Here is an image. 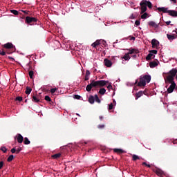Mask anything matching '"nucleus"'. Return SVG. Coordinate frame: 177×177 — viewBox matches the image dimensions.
<instances>
[{"label":"nucleus","instance_id":"nucleus-1","mask_svg":"<svg viewBox=\"0 0 177 177\" xmlns=\"http://www.w3.org/2000/svg\"><path fill=\"white\" fill-rule=\"evenodd\" d=\"M164 74H166L167 75V76H164L165 81H170V82L175 81V77H176V74H177V69L176 68H172L168 73H163V75Z\"/></svg>","mask_w":177,"mask_h":177},{"label":"nucleus","instance_id":"nucleus-2","mask_svg":"<svg viewBox=\"0 0 177 177\" xmlns=\"http://www.w3.org/2000/svg\"><path fill=\"white\" fill-rule=\"evenodd\" d=\"M151 81V76L145 75L140 78V82L138 84V86H146V82L149 84Z\"/></svg>","mask_w":177,"mask_h":177},{"label":"nucleus","instance_id":"nucleus-3","mask_svg":"<svg viewBox=\"0 0 177 177\" xmlns=\"http://www.w3.org/2000/svg\"><path fill=\"white\" fill-rule=\"evenodd\" d=\"M165 82L166 84L165 88H168V85L171 84V85L167 88V93H172V92H174L175 88H176V83H175V80H171V81L165 80Z\"/></svg>","mask_w":177,"mask_h":177},{"label":"nucleus","instance_id":"nucleus-4","mask_svg":"<svg viewBox=\"0 0 177 177\" xmlns=\"http://www.w3.org/2000/svg\"><path fill=\"white\" fill-rule=\"evenodd\" d=\"M37 21H38V19L37 17L27 16L25 18V23L26 24H29V26H34L35 24H37Z\"/></svg>","mask_w":177,"mask_h":177},{"label":"nucleus","instance_id":"nucleus-5","mask_svg":"<svg viewBox=\"0 0 177 177\" xmlns=\"http://www.w3.org/2000/svg\"><path fill=\"white\" fill-rule=\"evenodd\" d=\"M95 102H97V103H100V99H99V96H97V95H90L88 97V102L91 104H93V103H95Z\"/></svg>","mask_w":177,"mask_h":177},{"label":"nucleus","instance_id":"nucleus-6","mask_svg":"<svg viewBox=\"0 0 177 177\" xmlns=\"http://www.w3.org/2000/svg\"><path fill=\"white\" fill-rule=\"evenodd\" d=\"M109 81L106 80H98L94 81V86H100V88H102V86H105L106 84H108Z\"/></svg>","mask_w":177,"mask_h":177},{"label":"nucleus","instance_id":"nucleus-7","mask_svg":"<svg viewBox=\"0 0 177 177\" xmlns=\"http://www.w3.org/2000/svg\"><path fill=\"white\" fill-rule=\"evenodd\" d=\"M3 47L5 48V49H10V50H10V52H15V46H13V44L10 42H8L7 44H5Z\"/></svg>","mask_w":177,"mask_h":177},{"label":"nucleus","instance_id":"nucleus-8","mask_svg":"<svg viewBox=\"0 0 177 177\" xmlns=\"http://www.w3.org/2000/svg\"><path fill=\"white\" fill-rule=\"evenodd\" d=\"M140 6H141V8H140V9H141L140 15H143V13H145L147 10V7L146 3H145V1L143 0L140 3Z\"/></svg>","mask_w":177,"mask_h":177},{"label":"nucleus","instance_id":"nucleus-9","mask_svg":"<svg viewBox=\"0 0 177 177\" xmlns=\"http://www.w3.org/2000/svg\"><path fill=\"white\" fill-rule=\"evenodd\" d=\"M96 86H95V80H91V84H88L86 87V90L87 92H91L92 91V88H95Z\"/></svg>","mask_w":177,"mask_h":177},{"label":"nucleus","instance_id":"nucleus-10","mask_svg":"<svg viewBox=\"0 0 177 177\" xmlns=\"http://www.w3.org/2000/svg\"><path fill=\"white\" fill-rule=\"evenodd\" d=\"M154 172H155V174H156V175L158 176H160V177L165 176V172L164 171H162L161 169L157 168L154 171Z\"/></svg>","mask_w":177,"mask_h":177},{"label":"nucleus","instance_id":"nucleus-11","mask_svg":"<svg viewBox=\"0 0 177 177\" xmlns=\"http://www.w3.org/2000/svg\"><path fill=\"white\" fill-rule=\"evenodd\" d=\"M143 95H146V91H140L138 93L136 94V100H138L139 97H142Z\"/></svg>","mask_w":177,"mask_h":177},{"label":"nucleus","instance_id":"nucleus-12","mask_svg":"<svg viewBox=\"0 0 177 177\" xmlns=\"http://www.w3.org/2000/svg\"><path fill=\"white\" fill-rule=\"evenodd\" d=\"M104 63L106 66V67H111L113 66V62L109 59H104Z\"/></svg>","mask_w":177,"mask_h":177},{"label":"nucleus","instance_id":"nucleus-13","mask_svg":"<svg viewBox=\"0 0 177 177\" xmlns=\"http://www.w3.org/2000/svg\"><path fill=\"white\" fill-rule=\"evenodd\" d=\"M16 139H17L18 143H23V140H24L23 136H21V134H20V133L17 134Z\"/></svg>","mask_w":177,"mask_h":177},{"label":"nucleus","instance_id":"nucleus-14","mask_svg":"<svg viewBox=\"0 0 177 177\" xmlns=\"http://www.w3.org/2000/svg\"><path fill=\"white\" fill-rule=\"evenodd\" d=\"M151 45H152V48H156V46H158L160 45V42L156 39H153L151 40Z\"/></svg>","mask_w":177,"mask_h":177},{"label":"nucleus","instance_id":"nucleus-15","mask_svg":"<svg viewBox=\"0 0 177 177\" xmlns=\"http://www.w3.org/2000/svg\"><path fill=\"white\" fill-rule=\"evenodd\" d=\"M167 37L169 39V41H174V39H176L177 35L175 34L174 35L167 34Z\"/></svg>","mask_w":177,"mask_h":177},{"label":"nucleus","instance_id":"nucleus-16","mask_svg":"<svg viewBox=\"0 0 177 177\" xmlns=\"http://www.w3.org/2000/svg\"><path fill=\"white\" fill-rule=\"evenodd\" d=\"M128 53L129 55H133V53L136 54V55H138V53H139V50L135 49V48H133L131 50L129 49V53Z\"/></svg>","mask_w":177,"mask_h":177},{"label":"nucleus","instance_id":"nucleus-17","mask_svg":"<svg viewBox=\"0 0 177 177\" xmlns=\"http://www.w3.org/2000/svg\"><path fill=\"white\" fill-rule=\"evenodd\" d=\"M157 10H158V12H162L163 13H168V8L165 7H158Z\"/></svg>","mask_w":177,"mask_h":177},{"label":"nucleus","instance_id":"nucleus-18","mask_svg":"<svg viewBox=\"0 0 177 177\" xmlns=\"http://www.w3.org/2000/svg\"><path fill=\"white\" fill-rule=\"evenodd\" d=\"M158 66V63L156 61H153L149 63V67L151 68H154V67H157Z\"/></svg>","mask_w":177,"mask_h":177},{"label":"nucleus","instance_id":"nucleus-19","mask_svg":"<svg viewBox=\"0 0 177 177\" xmlns=\"http://www.w3.org/2000/svg\"><path fill=\"white\" fill-rule=\"evenodd\" d=\"M168 13H169V16H172V17H177V11L168 10Z\"/></svg>","mask_w":177,"mask_h":177},{"label":"nucleus","instance_id":"nucleus-20","mask_svg":"<svg viewBox=\"0 0 177 177\" xmlns=\"http://www.w3.org/2000/svg\"><path fill=\"white\" fill-rule=\"evenodd\" d=\"M6 53H7L8 55H11V53H13V51H10V50H7L6 51H5V50H3L1 52L0 55H1V56H5V55H6Z\"/></svg>","mask_w":177,"mask_h":177},{"label":"nucleus","instance_id":"nucleus-21","mask_svg":"<svg viewBox=\"0 0 177 177\" xmlns=\"http://www.w3.org/2000/svg\"><path fill=\"white\" fill-rule=\"evenodd\" d=\"M144 3H145V6H147L149 9H151V8H153V4L151 3V2L146 1V0H143Z\"/></svg>","mask_w":177,"mask_h":177},{"label":"nucleus","instance_id":"nucleus-22","mask_svg":"<svg viewBox=\"0 0 177 177\" xmlns=\"http://www.w3.org/2000/svg\"><path fill=\"white\" fill-rule=\"evenodd\" d=\"M99 45H100V40L97 39L91 44V46H93V48H96L97 46H99Z\"/></svg>","mask_w":177,"mask_h":177},{"label":"nucleus","instance_id":"nucleus-23","mask_svg":"<svg viewBox=\"0 0 177 177\" xmlns=\"http://www.w3.org/2000/svg\"><path fill=\"white\" fill-rule=\"evenodd\" d=\"M113 151L114 153H118V154H122L123 153H125V151L121 149H114Z\"/></svg>","mask_w":177,"mask_h":177},{"label":"nucleus","instance_id":"nucleus-24","mask_svg":"<svg viewBox=\"0 0 177 177\" xmlns=\"http://www.w3.org/2000/svg\"><path fill=\"white\" fill-rule=\"evenodd\" d=\"M149 26H150L151 27H154L155 28H158V25H157V24H156V22L153 21L149 22Z\"/></svg>","mask_w":177,"mask_h":177},{"label":"nucleus","instance_id":"nucleus-25","mask_svg":"<svg viewBox=\"0 0 177 177\" xmlns=\"http://www.w3.org/2000/svg\"><path fill=\"white\" fill-rule=\"evenodd\" d=\"M32 100V102H35V103H39V96L37 97L35 95H33Z\"/></svg>","mask_w":177,"mask_h":177},{"label":"nucleus","instance_id":"nucleus-26","mask_svg":"<svg viewBox=\"0 0 177 177\" xmlns=\"http://www.w3.org/2000/svg\"><path fill=\"white\" fill-rule=\"evenodd\" d=\"M156 55L154 54H151V53L147 55L146 57V60H151V57L154 58Z\"/></svg>","mask_w":177,"mask_h":177},{"label":"nucleus","instance_id":"nucleus-27","mask_svg":"<svg viewBox=\"0 0 177 177\" xmlns=\"http://www.w3.org/2000/svg\"><path fill=\"white\" fill-rule=\"evenodd\" d=\"M89 75H91V72L89 71H86V75L84 77V81H88L89 80Z\"/></svg>","mask_w":177,"mask_h":177},{"label":"nucleus","instance_id":"nucleus-28","mask_svg":"<svg viewBox=\"0 0 177 177\" xmlns=\"http://www.w3.org/2000/svg\"><path fill=\"white\" fill-rule=\"evenodd\" d=\"M61 156H62V153H58L53 155L52 158H54L55 160H57V158H60Z\"/></svg>","mask_w":177,"mask_h":177},{"label":"nucleus","instance_id":"nucleus-29","mask_svg":"<svg viewBox=\"0 0 177 177\" xmlns=\"http://www.w3.org/2000/svg\"><path fill=\"white\" fill-rule=\"evenodd\" d=\"M32 91V88H31V87L27 86V87H26V91H25V93H26V95H30V93H31Z\"/></svg>","mask_w":177,"mask_h":177},{"label":"nucleus","instance_id":"nucleus-30","mask_svg":"<svg viewBox=\"0 0 177 177\" xmlns=\"http://www.w3.org/2000/svg\"><path fill=\"white\" fill-rule=\"evenodd\" d=\"M10 12L12 13V15H15V16H19V15H21V12H19V11L16 10H11Z\"/></svg>","mask_w":177,"mask_h":177},{"label":"nucleus","instance_id":"nucleus-31","mask_svg":"<svg viewBox=\"0 0 177 177\" xmlns=\"http://www.w3.org/2000/svg\"><path fill=\"white\" fill-rule=\"evenodd\" d=\"M98 93H100V95H104V93H106V88H100Z\"/></svg>","mask_w":177,"mask_h":177},{"label":"nucleus","instance_id":"nucleus-32","mask_svg":"<svg viewBox=\"0 0 177 177\" xmlns=\"http://www.w3.org/2000/svg\"><path fill=\"white\" fill-rule=\"evenodd\" d=\"M138 160H140V158L138 155H133L132 160L133 161H136Z\"/></svg>","mask_w":177,"mask_h":177},{"label":"nucleus","instance_id":"nucleus-33","mask_svg":"<svg viewBox=\"0 0 177 177\" xmlns=\"http://www.w3.org/2000/svg\"><path fill=\"white\" fill-rule=\"evenodd\" d=\"M147 17H149V13L147 12H144L141 15V19H147Z\"/></svg>","mask_w":177,"mask_h":177},{"label":"nucleus","instance_id":"nucleus-34","mask_svg":"<svg viewBox=\"0 0 177 177\" xmlns=\"http://www.w3.org/2000/svg\"><path fill=\"white\" fill-rule=\"evenodd\" d=\"M24 145H30L31 143V142L30 141V140H28V138L26 137L24 138Z\"/></svg>","mask_w":177,"mask_h":177},{"label":"nucleus","instance_id":"nucleus-35","mask_svg":"<svg viewBox=\"0 0 177 177\" xmlns=\"http://www.w3.org/2000/svg\"><path fill=\"white\" fill-rule=\"evenodd\" d=\"M122 59H124L125 60H129L131 59V57L129 55L128 53H126L123 57Z\"/></svg>","mask_w":177,"mask_h":177},{"label":"nucleus","instance_id":"nucleus-36","mask_svg":"<svg viewBox=\"0 0 177 177\" xmlns=\"http://www.w3.org/2000/svg\"><path fill=\"white\" fill-rule=\"evenodd\" d=\"M100 44L103 45V46H107V42L103 39H100Z\"/></svg>","mask_w":177,"mask_h":177},{"label":"nucleus","instance_id":"nucleus-37","mask_svg":"<svg viewBox=\"0 0 177 177\" xmlns=\"http://www.w3.org/2000/svg\"><path fill=\"white\" fill-rule=\"evenodd\" d=\"M14 157H15V156H14L13 155H10V156L8 158L7 161H8V162H10L11 161H13Z\"/></svg>","mask_w":177,"mask_h":177},{"label":"nucleus","instance_id":"nucleus-38","mask_svg":"<svg viewBox=\"0 0 177 177\" xmlns=\"http://www.w3.org/2000/svg\"><path fill=\"white\" fill-rule=\"evenodd\" d=\"M44 99L46 100V102H52V99L48 95H46Z\"/></svg>","mask_w":177,"mask_h":177},{"label":"nucleus","instance_id":"nucleus-39","mask_svg":"<svg viewBox=\"0 0 177 177\" xmlns=\"http://www.w3.org/2000/svg\"><path fill=\"white\" fill-rule=\"evenodd\" d=\"M0 150H1V151H3V153H6V151H8V149H6V147H1Z\"/></svg>","mask_w":177,"mask_h":177},{"label":"nucleus","instance_id":"nucleus-40","mask_svg":"<svg viewBox=\"0 0 177 177\" xmlns=\"http://www.w3.org/2000/svg\"><path fill=\"white\" fill-rule=\"evenodd\" d=\"M29 77L30 79H32V77H34V71H29Z\"/></svg>","mask_w":177,"mask_h":177},{"label":"nucleus","instance_id":"nucleus-41","mask_svg":"<svg viewBox=\"0 0 177 177\" xmlns=\"http://www.w3.org/2000/svg\"><path fill=\"white\" fill-rule=\"evenodd\" d=\"M15 100H17V102H21L23 100V97H20V96L17 97L15 98Z\"/></svg>","mask_w":177,"mask_h":177},{"label":"nucleus","instance_id":"nucleus-42","mask_svg":"<svg viewBox=\"0 0 177 177\" xmlns=\"http://www.w3.org/2000/svg\"><path fill=\"white\" fill-rule=\"evenodd\" d=\"M104 124H99L97 126L98 129H104Z\"/></svg>","mask_w":177,"mask_h":177},{"label":"nucleus","instance_id":"nucleus-43","mask_svg":"<svg viewBox=\"0 0 177 177\" xmlns=\"http://www.w3.org/2000/svg\"><path fill=\"white\" fill-rule=\"evenodd\" d=\"M57 91V88H51L50 89V93L52 94L55 93V92H56Z\"/></svg>","mask_w":177,"mask_h":177},{"label":"nucleus","instance_id":"nucleus-44","mask_svg":"<svg viewBox=\"0 0 177 177\" xmlns=\"http://www.w3.org/2000/svg\"><path fill=\"white\" fill-rule=\"evenodd\" d=\"M73 97L74 99H77V100H80V99H81V95H75Z\"/></svg>","mask_w":177,"mask_h":177},{"label":"nucleus","instance_id":"nucleus-45","mask_svg":"<svg viewBox=\"0 0 177 177\" xmlns=\"http://www.w3.org/2000/svg\"><path fill=\"white\" fill-rule=\"evenodd\" d=\"M150 53H151L152 55H157V50H152L151 51H149Z\"/></svg>","mask_w":177,"mask_h":177},{"label":"nucleus","instance_id":"nucleus-46","mask_svg":"<svg viewBox=\"0 0 177 177\" xmlns=\"http://www.w3.org/2000/svg\"><path fill=\"white\" fill-rule=\"evenodd\" d=\"M142 165H145V167H147L148 168H151V165L147 164L145 162H142Z\"/></svg>","mask_w":177,"mask_h":177},{"label":"nucleus","instance_id":"nucleus-47","mask_svg":"<svg viewBox=\"0 0 177 177\" xmlns=\"http://www.w3.org/2000/svg\"><path fill=\"white\" fill-rule=\"evenodd\" d=\"M21 151V147H19L18 149H16V154H19Z\"/></svg>","mask_w":177,"mask_h":177},{"label":"nucleus","instance_id":"nucleus-48","mask_svg":"<svg viewBox=\"0 0 177 177\" xmlns=\"http://www.w3.org/2000/svg\"><path fill=\"white\" fill-rule=\"evenodd\" d=\"M3 161H0V169H2V168H3Z\"/></svg>","mask_w":177,"mask_h":177},{"label":"nucleus","instance_id":"nucleus-49","mask_svg":"<svg viewBox=\"0 0 177 177\" xmlns=\"http://www.w3.org/2000/svg\"><path fill=\"white\" fill-rule=\"evenodd\" d=\"M135 24H136V26H140V21L136 20V21H135Z\"/></svg>","mask_w":177,"mask_h":177},{"label":"nucleus","instance_id":"nucleus-50","mask_svg":"<svg viewBox=\"0 0 177 177\" xmlns=\"http://www.w3.org/2000/svg\"><path fill=\"white\" fill-rule=\"evenodd\" d=\"M107 88L109 89V91H111V89H113V86L111 84L108 85Z\"/></svg>","mask_w":177,"mask_h":177},{"label":"nucleus","instance_id":"nucleus-51","mask_svg":"<svg viewBox=\"0 0 177 177\" xmlns=\"http://www.w3.org/2000/svg\"><path fill=\"white\" fill-rule=\"evenodd\" d=\"M109 110H113V103H111L109 106Z\"/></svg>","mask_w":177,"mask_h":177},{"label":"nucleus","instance_id":"nucleus-52","mask_svg":"<svg viewBox=\"0 0 177 177\" xmlns=\"http://www.w3.org/2000/svg\"><path fill=\"white\" fill-rule=\"evenodd\" d=\"M11 153H12V154H15V153H16V148H12V149H11Z\"/></svg>","mask_w":177,"mask_h":177},{"label":"nucleus","instance_id":"nucleus-53","mask_svg":"<svg viewBox=\"0 0 177 177\" xmlns=\"http://www.w3.org/2000/svg\"><path fill=\"white\" fill-rule=\"evenodd\" d=\"M21 12H23V13H24L25 15H28L29 11L28 10H21Z\"/></svg>","mask_w":177,"mask_h":177},{"label":"nucleus","instance_id":"nucleus-54","mask_svg":"<svg viewBox=\"0 0 177 177\" xmlns=\"http://www.w3.org/2000/svg\"><path fill=\"white\" fill-rule=\"evenodd\" d=\"M21 19H24L26 17L24 15H23L21 13V15H19Z\"/></svg>","mask_w":177,"mask_h":177},{"label":"nucleus","instance_id":"nucleus-55","mask_svg":"<svg viewBox=\"0 0 177 177\" xmlns=\"http://www.w3.org/2000/svg\"><path fill=\"white\" fill-rule=\"evenodd\" d=\"M166 24L167 26H169V24H171V21H166Z\"/></svg>","mask_w":177,"mask_h":177},{"label":"nucleus","instance_id":"nucleus-56","mask_svg":"<svg viewBox=\"0 0 177 177\" xmlns=\"http://www.w3.org/2000/svg\"><path fill=\"white\" fill-rule=\"evenodd\" d=\"M135 39H136L135 37H131L130 41H135Z\"/></svg>","mask_w":177,"mask_h":177},{"label":"nucleus","instance_id":"nucleus-57","mask_svg":"<svg viewBox=\"0 0 177 177\" xmlns=\"http://www.w3.org/2000/svg\"><path fill=\"white\" fill-rule=\"evenodd\" d=\"M137 57H138V56L136 55V54L132 55V57H133V59H136Z\"/></svg>","mask_w":177,"mask_h":177},{"label":"nucleus","instance_id":"nucleus-58","mask_svg":"<svg viewBox=\"0 0 177 177\" xmlns=\"http://www.w3.org/2000/svg\"><path fill=\"white\" fill-rule=\"evenodd\" d=\"M8 59H10V60H15V59L12 57H8Z\"/></svg>","mask_w":177,"mask_h":177},{"label":"nucleus","instance_id":"nucleus-59","mask_svg":"<svg viewBox=\"0 0 177 177\" xmlns=\"http://www.w3.org/2000/svg\"><path fill=\"white\" fill-rule=\"evenodd\" d=\"M171 2H174V3H176V0H170Z\"/></svg>","mask_w":177,"mask_h":177},{"label":"nucleus","instance_id":"nucleus-60","mask_svg":"<svg viewBox=\"0 0 177 177\" xmlns=\"http://www.w3.org/2000/svg\"><path fill=\"white\" fill-rule=\"evenodd\" d=\"M99 118L102 121V120H103V116H100Z\"/></svg>","mask_w":177,"mask_h":177},{"label":"nucleus","instance_id":"nucleus-61","mask_svg":"<svg viewBox=\"0 0 177 177\" xmlns=\"http://www.w3.org/2000/svg\"><path fill=\"white\" fill-rule=\"evenodd\" d=\"M87 144H88V142H83V146H85V145H87Z\"/></svg>","mask_w":177,"mask_h":177},{"label":"nucleus","instance_id":"nucleus-62","mask_svg":"<svg viewBox=\"0 0 177 177\" xmlns=\"http://www.w3.org/2000/svg\"><path fill=\"white\" fill-rule=\"evenodd\" d=\"M131 19H134L133 15H132L131 16Z\"/></svg>","mask_w":177,"mask_h":177},{"label":"nucleus","instance_id":"nucleus-63","mask_svg":"<svg viewBox=\"0 0 177 177\" xmlns=\"http://www.w3.org/2000/svg\"><path fill=\"white\" fill-rule=\"evenodd\" d=\"M136 84H138V80L136 81Z\"/></svg>","mask_w":177,"mask_h":177},{"label":"nucleus","instance_id":"nucleus-64","mask_svg":"<svg viewBox=\"0 0 177 177\" xmlns=\"http://www.w3.org/2000/svg\"><path fill=\"white\" fill-rule=\"evenodd\" d=\"M113 103H115V100H113Z\"/></svg>","mask_w":177,"mask_h":177}]
</instances>
